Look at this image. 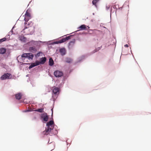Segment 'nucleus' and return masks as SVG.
I'll return each mask as SVG.
<instances>
[{
    "label": "nucleus",
    "instance_id": "nucleus-1",
    "mask_svg": "<svg viewBox=\"0 0 151 151\" xmlns=\"http://www.w3.org/2000/svg\"><path fill=\"white\" fill-rule=\"evenodd\" d=\"M21 57L22 58V61L25 62L24 60L27 58L29 59H32L34 55L31 53H24L22 55Z\"/></svg>",
    "mask_w": 151,
    "mask_h": 151
},
{
    "label": "nucleus",
    "instance_id": "nucleus-2",
    "mask_svg": "<svg viewBox=\"0 0 151 151\" xmlns=\"http://www.w3.org/2000/svg\"><path fill=\"white\" fill-rule=\"evenodd\" d=\"M12 78V75L10 73H7L4 74L1 77L0 79L3 80L6 79H11Z\"/></svg>",
    "mask_w": 151,
    "mask_h": 151
},
{
    "label": "nucleus",
    "instance_id": "nucleus-3",
    "mask_svg": "<svg viewBox=\"0 0 151 151\" xmlns=\"http://www.w3.org/2000/svg\"><path fill=\"white\" fill-rule=\"evenodd\" d=\"M71 36H69L68 37H66L65 38H62L61 39L56 41H55L53 42V43L54 44H58L59 43H61L65 42L66 41L69 40L70 38V37Z\"/></svg>",
    "mask_w": 151,
    "mask_h": 151
},
{
    "label": "nucleus",
    "instance_id": "nucleus-4",
    "mask_svg": "<svg viewBox=\"0 0 151 151\" xmlns=\"http://www.w3.org/2000/svg\"><path fill=\"white\" fill-rule=\"evenodd\" d=\"M40 116L41 118L43 119L44 121L46 122L47 121L48 119V117L47 113L44 112V113L41 114Z\"/></svg>",
    "mask_w": 151,
    "mask_h": 151
},
{
    "label": "nucleus",
    "instance_id": "nucleus-5",
    "mask_svg": "<svg viewBox=\"0 0 151 151\" xmlns=\"http://www.w3.org/2000/svg\"><path fill=\"white\" fill-rule=\"evenodd\" d=\"M39 43L37 41H35L32 40L27 43V44L29 46H37Z\"/></svg>",
    "mask_w": 151,
    "mask_h": 151
},
{
    "label": "nucleus",
    "instance_id": "nucleus-6",
    "mask_svg": "<svg viewBox=\"0 0 151 151\" xmlns=\"http://www.w3.org/2000/svg\"><path fill=\"white\" fill-rule=\"evenodd\" d=\"M31 18V17L30 14L27 11L26 13L25 14L24 20L25 22H27Z\"/></svg>",
    "mask_w": 151,
    "mask_h": 151
},
{
    "label": "nucleus",
    "instance_id": "nucleus-7",
    "mask_svg": "<svg viewBox=\"0 0 151 151\" xmlns=\"http://www.w3.org/2000/svg\"><path fill=\"white\" fill-rule=\"evenodd\" d=\"M54 76L56 77H60L63 75V73L59 70H57L54 72Z\"/></svg>",
    "mask_w": 151,
    "mask_h": 151
},
{
    "label": "nucleus",
    "instance_id": "nucleus-8",
    "mask_svg": "<svg viewBox=\"0 0 151 151\" xmlns=\"http://www.w3.org/2000/svg\"><path fill=\"white\" fill-rule=\"evenodd\" d=\"M75 43V40H73L70 42L69 43L68 48L69 49H71L73 47Z\"/></svg>",
    "mask_w": 151,
    "mask_h": 151
},
{
    "label": "nucleus",
    "instance_id": "nucleus-9",
    "mask_svg": "<svg viewBox=\"0 0 151 151\" xmlns=\"http://www.w3.org/2000/svg\"><path fill=\"white\" fill-rule=\"evenodd\" d=\"M40 62L39 61H37L35 62V63H32L31 65L29 66V68L31 69L35 66L39 65H40Z\"/></svg>",
    "mask_w": 151,
    "mask_h": 151
},
{
    "label": "nucleus",
    "instance_id": "nucleus-10",
    "mask_svg": "<svg viewBox=\"0 0 151 151\" xmlns=\"http://www.w3.org/2000/svg\"><path fill=\"white\" fill-rule=\"evenodd\" d=\"M29 50L30 52L32 53H35L37 51V49L35 46L30 47Z\"/></svg>",
    "mask_w": 151,
    "mask_h": 151
},
{
    "label": "nucleus",
    "instance_id": "nucleus-11",
    "mask_svg": "<svg viewBox=\"0 0 151 151\" xmlns=\"http://www.w3.org/2000/svg\"><path fill=\"white\" fill-rule=\"evenodd\" d=\"M86 27H88V28L89 27L88 26H86L85 24H83L80 26L78 29H79V30H87Z\"/></svg>",
    "mask_w": 151,
    "mask_h": 151
},
{
    "label": "nucleus",
    "instance_id": "nucleus-12",
    "mask_svg": "<svg viewBox=\"0 0 151 151\" xmlns=\"http://www.w3.org/2000/svg\"><path fill=\"white\" fill-rule=\"evenodd\" d=\"M60 52L61 55H65L66 52V50L65 48H62L60 49Z\"/></svg>",
    "mask_w": 151,
    "mask_h": 151
},
{
    "label": "nucleus",
    "instance_id": "nucleus-13",
    "mask_svg": "<svg viewBox=\"0 0 151 151\" xmlns=\"http://www.w3.org/2000/svg\"><path fill=\"white\" fill-rule=\"evenodd\" d=\"M52 129L49 127H48L47 129H46L45 131L43 132L45 134L47 135L50 132Z\"/></svg>",
    "mask_w": 151,
    "mask_h": 151
},
{
    "label": "nucleus",
    "instance_id": "nucleus-14",
    "mask_svg": "<svg viewBox=\"0 0 151 151\" xmlns=\"http://www.w3.org/2000/svg\"><path fill=\"white\" fill-rule=\"evenodd\" d=\"M22 96V95L21 93H18L15 95L16 99L18 100H20Z\"/></svg>",
    "mask_w": 151,
    "mask_h": 151
},
{
    "label": "nucleus",
    "instance_id": "nucleus-15",
    "mask_svg": "<svg viewBox=\"0 0 151 151\" xmlns=\"http://www.w3.org/2000/svg\"><path fill=\"white\" fill-rule=\"evenodd\" d=\"M59 89L58 88L54 87V88L53 89L52 92L55 94H57V93L59 92Z\"/></svg>",
    "mask_w": 151,
    "mask_h": 151
},
{
    "label": "nucleus",
    "instance_id": "nucleus-16",
    "mask_svg": "<svg viewBox=\"0 0 151 151\" xmlns=\"http://www.w3.org/2000/svg\"><path fill=\"white\" fill-rule=\"evenodd\" d=\"M46 60V58L45 57H44L40 59V62H39L40 63V64H44Z\"/></svg>",
    "mask_w": 151,
    "mask_h": 151
},
{
    "label": "nucleus",
    "instance_id": "nucleus-17",
    "mask_svg": "<svg viewBox=\"0 0 151 151\" xmlns=\"http://www.w3.org/2000/svg\"><path fill=\"white\" fill-rule=\"evenodd\" d=\"M6 51V49L4 48H2L0 49V54H4Z\"/></svg>",
    "mask_w": 151,
    "mask_h": 151
},
{
    "label": "nucleus",
    "instance_id": "nucleus-18",
    "mask_svg": "<svg viewBox=\"0 0 151 151\" xmlns=\"http://www.w3.org/2000/svg\"><path fill=\"white\" fill-rule=\"evenodd\" d=\"M49 65L50 66H52L54 64V61L52 58H50L49 60Z\"/></svg>",
    "mask_w": 151,
    "mask_h": 151
},
{
    "label": "nucleus",
    "instance_id": "nucleus-19",
    "mask_svg": "<svg viewBox=\"0 0 151 151\" xmlns=\"http://www.w3.org/2000/svg\"><path fill=\"white\" fill-rule=\"evenodd\" d=\"M54 124V122L53 121H50L49 122H48L47 124V125L48 127H50V126L53 124Z\"/></svg>",
    "mask_w": 151,
    "mask_h": 151
},
{
    "label": "nucleus",
    "instance_id": "nucleus-20",
    "mask_svg": "<svg viewBox=\"0 0 151 151\" xmlns=\"http://www.w3.org/2000/svg\"><path fill=\"white\" fill-rule=\"evenodd\" d=\"M35 111H37L40 113H42L44 112V108H41L35 110Z\"/></svg>",
    "mask_w": 151,
    "mask_h": 151
},
{
    "label": "nucleus",
    "instance_id": "nucleus-21",
    "mask_svg": "<svg viewBox=\"0 0 151 151\" xmlns=\"http://www.w3.org/2000/svg\"><path fill=\"white\" fill-rule=\"evenodd\" d=\"M20 40L24 42L26 40V38L24 36H21L19 37Z\"/></svg>",
    "mask_w": 151,
    "mask_h": 151
},
{
    "label": "nucleus",
    "instance_id": "nucleus-22",
    "mask_svg": "<svg viewBox=\"0 0 151 151\" xmlns=\"http://www.w3.org/2000/svg\"><path fill=\"white\" fill-rule=\"evenodd\" d=\"M99 0H93L92 1V4L96 6V4L98 2Z\"/></svg>",
    "mask_w": 151,
    "mask_h": 151
},
{
    "label": "nucleus",
    "instance_id": "nucleus-23",
    "mask_svg": "<svg viewBox=\"0 0 151 151\" xmlns=\"http://www.w3.org/2000/svg\"><path fill=\"white\" fill-rule=\"evenodd\" d=\"M29 24H27V23L25 22L24 23V28L23 29V30H24L29 27Z\"/></svg>",
    "mask_w": 151,
    "mask_h": 151
},
{
    "label": "nucleus",
    "instance_id": "nucleus-24",
    "mask_svg": "<svg viewBox=\"0 0 151 151\" xmlns=\"http://www.w3.org/2000/svg\"><path fill=\"white\" fill-rule=\"evenodd\" d=\"M72 61V60L70 58H68L66 60V62L67 63H70Z\"/></svg>",
    "mask_w": 151,
    "mask_h": 151
},
{
    "label": "nucleus",
    "instance_id": "nucleus-25",
    "mask_svg": "<svg viewBox=\"0 0 151 151\" xmlns=\"http://www.w3.org/2000/svg\"><path fill=\"white\" fill-rule=\"evenodd\" d=\"M42 54V52H38L37 54H36L35 55V56L36 57H38L40 56V55L41 54Z\"/></svg>",
    "mask_w": 151,
    "mask_h": 151
},
{
    "label": "nucleus",
    "instance_id": "nucleus-26",
    "mask_svg": "<svg viewBox=\"0 0 151 151\" xmlns=\"http://www.w3.org/2000/svg\"><path fill=\"white\" fill-rule=\"evenodd\" d=\"M6 40V38L5 37L0 39V43H1L5 41Z\"/></svg>",
    "mask_w": 151,
    "mask_h": 151
},
{
    "label": "nucleus",
    "instance_id": "nucleus-27",
    "mask_svg": "<svg viewBox=\"0 0 151 151\" xmlns=\"http://www.w3.org/2000/svg\"><path fill=\"white\" fill-rule=\"evenodd\" d=\"M100 49V48L99 47H98L97 48H96L95 50H94L93 51V53H94L98 51Z\"/></svg>",
    "mask_w": 151,
    "mask_h": 151
},
{
    "label": "nucleus",
    "instance_id": "nucleus-28",
    "mask_svg": "<svg viewBox=\"0 0 151 151\" xmlns=\"http://www.w3.org/2000/svg\"><path fill=\"white\" fill-rule=\"evenodd\" d=\"M124 47H129V46L128 44H126L124 45Z\"/></svg>",
    "mask_w": 151,
    "mask_h": 151
},
{
    "label": "nucleus",
    "instance_id": "nucleus-29",
    "mask_svg": "<svg viewBox=\"0 0 151 151\" xmlns=\"http://www.w3.org/2000/svg\"><path fill=\"white\" fill-rule=\"evenodd\" d=\"M113 7L114 8H115L116 7V6L115 5H114L113 6Z\"/></svg>",
    "mask_w": 151,
    "mask_h": 151
},
{
    "label": "nucleus",
    "instance_id": "nucleus-30",
    "mask_svg": "<svg viewBox=\"0 0 151 151\" xmlns=\"http://www.w3.org/2000/svg\"><path fill=\"white\" fill-rule=\"evenodd\" d=\"M36 119V117L35 116V117H34L33 119Z\"/></svg>",
    "mask_w": 151,
    "mask_h": 151
},
{
    "label": "nucleus",
    "instance_id": "nucleus-31",
    "mask_svg": "<svg viewBox=\"0 0 151 151\" xmlns=\"http://www.w3.org/2000/svg\"><path fill=\"white\" fill-rule=\"evenodd\" d=\"M109 8H110V6H108V8H107V9H109Z\"/></svg>",
    "mask_w": 151,
    "mask_h": 151
},
{
    "label": "nucleus",
    "instance_id": "nucleus-32",
    "mask_svg": "<svg viewBox=\"0 0 151 151\" xmlns=\"http://www.w3.org/2000/svg\"><path fill=\"white\" fill-rule=\"evenodd\" d=\"M106 7H107V9L108 8V6H106Z\"/></svg>",
    "mask_w": 151,
    "mask_h": 151
}]
</instances>
